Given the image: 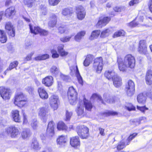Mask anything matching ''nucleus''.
<instances>
[{"label":"nucleus","mask_w":152,"mask_h":152,"mask_svg":"<svg viewBox=\"0 0 152 152\" xmlns=\"http://www.w3.org/2000/svg\"><path fill=\"white\" fill-rule=\"evenodd\" d=\"M117 61L119 70L122 72L125 71L127 68L133 69L135 66V58L134 56L130 54L127 55L124 57V60L121 56H118Z\"/></svg>","instance_id":"nucleus-1"},{"label":"nucleus","mask_w":152,"mask_h":152,"mask_svg":"<svg viewBox=\"0 0 152 152\" xmlns=\"http://www.w3.org/2000/svg\"><path fill=\"white\" fill-rule=\"evenodd\" d=\"M14 103L16 105L22 107L27 103V99L23 93H18L15 95Z\"/></svg>","instance_id":"nucleus-2"},{"label":"nucleus","mask_w":152,"mask_h":152,"mask_svg":"<svg viewBox=\"0 0 152 152\" xmlns=\"http://www.w3.org/2000/svg\"><path fill=\"white\" fill-rule=\"evenodd\" d=\"M137 133H134L128 137L122 136V140L118 142L117 148L118 150H120L123 149L137 135Z\"/></svg>","instance_id":"nucleus-3"},{"label":"nucleus","mask_w":152,"mask_h":152,"mask_svg":"<svg viewBox=\"0 0 152 152\" xmlns=\"http://www.w3.org/2000/svg\"><path fill=\"white\" fill-rule=\"evenodd\" d=\"M78 134L83 139H86L89 136L88 128L84 125L78 126L76 128Z\"/></svg>","instance_id":"nucleus-4"},{"label":"nucleus","mask_w":152,"mask_h":152,"mask_svg":"<svg viewBox=\"0 0 152 152\" xmlns=\"http://www.w3.org/2000/svg\"><path fill=\"white\" fill-rule=\"evenodd\" d=\"M5 132L12 138H16L20 134L18 128L14 125L10 126L5 129Z\"/></svg>","instance_id":"nucleus-5"},{"label":"nucleus","mask_w":152,"mask_h":152,"mask_svg":"<svg viewBox=\"0 0 152 152\" xmlns=\"http://www.w3.org/2000/svg\"><path fill=\"white\" fill-rule=\"evenodd\" d=\"M68 95L70 104L72 105L75 104L76 103L77 93L73 87L71 86L69 88Z\"/></svg>","instance_id":"nucleus-6"},{"label":"nucleus","mask_w":152,"mask_h":152,"mask_svg":"<svg viewBox=\"0 0 152 152\" xmlns=\"http://www.w3.org/2000/svg\"><path fill=\"white\" fill-rule=\"evenodd\" d=\"M49 110L47 108L41 107L39 108L38 115L41 120L44 122H46L48 119Z\"/></svg>","instance_id":"nucleus-7"},{"label":"nucleus","mask_w":152,"mask_h":152,"mask_svg":"<svg viewBox=\"0 0 152 152\" xmlns=\"http://www.w3.org/2000/svg\"><path fill=\"white\" fill-rule=\"evenodd\" d=\"M103 61L101 57L97 58L94 60L93 67L98 73L101 72L103 68Z\"/></svg>","instance_id":"nucleus-8"},{"label":"nucleus","mask_w":152,"mask_h":152,"mask_svg":"<svg viewBox=\"0 0 152 152\" xmlns=\"http://www.w3.org/2000/svg\"><path fill=\"white\" fill-rule=\"evenodd\" d=\"M134 87L133 82L131 80H129L125 87V91L128 96H131L134 94L135 91Z\"/></svg>","instance_id":"nucleus-9"},{"label":"nucleus","mask_w":152,"mask_h":152,"mask_svg":"<svg viewBox=\"0 0 152 152\" xmlns=\"http://www.w3.org/2000/svg\"><path fill=\"white\" fill-rule=\"evenodd\" d=\"M145 40H142L140 41L138 51L140 54L143 55L146 54L148 52Z\"/></svg>","instance_id":"nucleus-10"},{"label":"nucleus","mask_w":152,"mask_h":152,"mask_svg":"<svg viewBox=\"0 0 152 152\" xmlns=\"http://www.w3.org/2000/svg\"><path fill=\"white\" fill-rule=\"evenodd\" d=\"M11 91L9 88L3 87H0V94L1 96L5 100L10 99L11 95Z\"/></svg>","instance_id":"nucleus-11"},{"label":"nucleus","mask_w":152,"mask_h":152,"mask_svg":"<svg viewBox=\"0 0 152 152\" xmlns=\"http://www.w3.org/2000/svg\"><path fill=\"white\" fill-rule=\"evenodd\" d=\"M110 20V17H106L103 18L100 17L99 18L96 26L97 28H101L103 26H105Z\"/></svg>","instance_id":"nucleus-12"},{"label":"nucleus","mask_w":152,"mask_h":152,"mask_svg":"<svg viewBox=\"0 0 152 152\" xmlns=\"http://www.w3.org/2000/svg\"><path fill=\"white\" fill-rule=\"evenodd\" d=\"M5 28L10 37H13L15 36V29L11 22H8L6 23Z\"/></svg>","instance_id":"nucleus-13"},{"label":"nucleus","mask_w":152,"mask_h":152,"mask_svg":"<svg viewBox=\"0 0 152 152\" xmlns=\"http://www.w3.org/2000/svg\"><path fill=\"white\" fill-rule=\"evenodd\" d=\"M76 13L78 18L80 20L83 19L86 15V12L84 8L81 6H79L77 7Z\"/></svg>","instance_id":"nucleus-14"},{"label":"nucleus","mask_w":152,"mask_h":152,"mask_svg":"<svg viewBox=\"0 0 152 152\" xmlns=\"http://www.w3.org/2000/svg\"><path fill=\"white\" fill-rule=\"evenodd\" d=\"M70 143L71 145L75 148H78L80 146V141L78 136L71 137L70 139Z\"/></svg>","instance_id":"nucleus-15"},{"label":"nucleus","mask_w":152,"mask_h":152,"mask_svg":"<svg viewBox=\"0 0 152 152\" xmlns=\"http://www.w3.org/2000/svg\"><path fill=\"white\" fill-rule=\"evenodd\" d=\"M58 97L57 96L52 95L50 98V104L54 110H56L58 107Z\"/></svg>","instance_id":"nucleus-16"},{"label":"nucleus","mask_w":152,"mask_h":152,"mask_svg":"<svg viewBox=\"0 0 152 152\" xmlns=\"http://www.w3.org/2000/svg\"><path fill=\"white\" fill-rule=\"evenodd\" d=\"M54 123L53 121H50L48 123L47 130V135L52 137L54 134Z\"/></svg>","instance_id":"nucleus-17"},{"label":"nucleus","mask_w":152,"mask_h":152,"mask_svg":"<svg viewBox=\"0 0 152 152\" xmlns=\"http://www.w3.org/2000/svg\"><path fill=\"white\" fill-rule=\"evenodd\" d=\"M11 115L13 120L15 122H20L21 118L19 115V111L18 110H15L11 112Z\"/></svg>","instance_id":"nucleus-18"},{"label":"nucleus","mask_w":152,"mask_h":152,"mask_svg":"<svg viewBox=\"0 0 152 152\" xmlns=\"http://www.w3.org/2000/svg\"><path fill=\"white\" fill-rule=\"evenodd\" d=\"M53 78L51 76L46 77L42 80V83L46 86L50 87L53 83Z\"/></svg>","instance_id":"nucleus-19"},{"label":"nucleus","mask_w":152,"mask_h":152,"mask_svg":"<svg viewBox=\"0 0 152 152\" xmlns=\"http://www.w3.org/2000/svg\"><path fill=\"white\" fill-rule=\"evenodd\" d=\"M112 80L113 85L116 87H118L121 85V79L116 74L113 77Z\"/></svg>","instance_id":"nucleus-20"},{"label":"nucleus","mask_w":152,"mask_h":152,"mask_svg":"<svg viewBox=\"0 0 152 152\" xmlns=\"http://www.w3.org/2000/svg\"><path fill=\"white\" fill-rule=\"evenodd\" d=\"M67 141L66 136L63 135L59 136L56 140L57 144L61 146L64 145Z\"/></svg>","instance_id":"nucleus-21"},{"label":"nucleus","mask_w":152,"mask_h":152,"mask_svg":"<svg viewBox=\"0 0 152 152\" xmlns=\"http://www.w3.org/2000/svg\"><path fill=\"white\" fill-rule=\"evenodd\" d=\"M38 91L40 98L43 99H46L48 98V95L45 90L42 87H39Z\"/></svg>","instance_id":"nucleus-22"},{"label":"nucleus","mask_w":152,"mask_h":152,"mask_svg":"<svg viewBox=\"0 0 152 152\" xmlns=\"http://www.w3.org/2000/svg\"><path fill=\"white\" fill-rule=\"evenodd\" d=\"M146 83L148 85H151L152 84V71L149 70L146 73L145 77Z\"/></svg>","instance_id":"nucleus-23"},{"label":"nucleus","mask_w":152,"mask_h":152,"mask_svg":"<svg viewBox=\"0 0 152 152\" xmlns=\"http://www.w3.org/2000/svg\"><path fill=\"white\" fill-rule=\"evenodd\" d=\"M15 13V8L13 7H11L7 9L5 11V15L7 17H11Z\"/></svg>","instance_id":"nucleus-24"},{"label":"nucleus","mask_w":152,"mask_h":152,"mask_svg":"<svg viewBox=\"0 0 152 152\" xmlns=\"http://www.w3.org/2000/svg\"><path fill=\"white\" fill-rule=\"evenodd\" d=\"M31 146V148L34 150H39L41 148L38 141L35 139L32 140Z\"/></svg>","instance_id":"nucleus-25"},{"label":"nucleus","mask_w":152,"mask_h":152,"mask_svg":"<svg viewBox=\"0 0 152 152\" xmlns=\"http://www.w3.org/2000/svg\"><path fill=\"white\" fill-rule=\"evenodd\" d=\"M104 100L107 103H111L114 102V98L108 94H104L103 95Z\"/></svg>","instance_id":"nucleus-26"},{"label":"nucleus","mask_w":152,"mask_h":152,"mask_svg":"<svg viewBox=\"0 0 152 152\" xmlns=\"http://www.w3.org/2000/svg\"><path fill=\"white\" fill-rule=\"evenodd\" d=\"M29 27L31 32L34 34L39 33L41 31V29L38 26H34L33 27L31 24H29Z\"/></svg>","instance_id":"nucleus-27"},{"label":"nucleus","mask_w":152,"mask_h":152,"mask_svg":"<svg viewBox=\"0 0 152 152\" xmlns=\"http://www.w3.org/2000/svg\"><path fill=\"white\" fill-rule=\"evenodd\" d=\"M51 20L48 23L49 26L53 27L57 23V16L55 14H52L51 17Z\"/></svg>","instance_id":"nucleus-28"},{"label":"nucleus","mask_w":152,"mask_h":152,"mask_svg":"<svg viewBox=\"0 0 152 152\" xmlns=\"http://www.w3.org/2000/svg\"><path fill=\"white\" fill-rule=\"evenodd\" d=\"M72 13V10L68 8L63 9L61 11L62 15L67 17H70Z\"/></svg>","instance_id":"nucleus-29"},{"label":"nucleus","mask_w":152,"mask_h":152,"mask_svg":"<svg viewBox=\"0 0 152 152\" xmlns=\"http://www.w3.org/2000/svg\"><path fill=\"white\" fill-rule=\"evenodd\" d=\"M86 32L84 31H82L77 33L74 37L75 40L77 42H79L85 34Z\"/></svg>","instance_id":"nucleus-30"},{"label":"nucleus","mask_w":152,"mask_h":152,"mask_svg":"<svg viewBox=\"0 0 152 152\" xmlns=\"http://www.w3.org/2000/svg\"><path fill=\"white\" fill-rule=\"evenodd\" d=\"M83 102L86 109L88 111H91L93 106L91 102L86 99H84Z\"/></svg>","instance_id":"nucleus-31"},{"label":"nucleus","mask_w":152,"mask_h":152,"mask_svg":"<svg viewBox=\"0 0 152 152\" xmlns=\"http://www.w3.org/2000/svg\"><path fill=\"white\" fill-rule=\"evenodd\" d=\"M100 33L99 30H96L94 31L91 33L89 39L90 40H93L96 39L99 36Z\"/></svg>","instance_id":"nucleus-32"},{"label":"nucleus","mask_w":152,"mask_h":152,"mask_svg":"<svg viewBox=\"0 0 152 152\" xmlns=\"http://www.w3.org/2000/svg\"><path fill=\"white\" fill-rule=\"evenodd\" d=\"M137 99L138 103L144 104L145 102L146 98V96L142 94H140L138 95Z\"/></svg>","instance_id":"nucleus-33"},{"label":"nucleus","mask_w":152,"mask_h":152,"mask_svg":"<svg viewBox=\"0 0 152 152\" xmlns=\"http://www.w3.org/2000/svg\"><path fill=\"white\" fill-rule=\"evenodd\" d=\"M7 37L3 30H0V41L2 43L5 42L7 40Z\"/></svg>","instance_id":"nucleus-34"},{"label":"nucleus","mask_w":152,"mask_h":152,"mask_svg":"<svg viewBox=\"0 0 152 152\" xmlns=\"http://www.w3.org/2000/svg\"><path fill=\"white\" fill-rule=\"evenodd\" d=\"M18 64V62L17 61H15L11 63L9 66V67L4 72V74L6 75L7 72L9 70H11L15 67H16Z\"/></svg>","instance_id":"nucleus-35"},{"label":"nucleus","mask_w":152,"mask_h":152,"mask_svg":"<svg viewBox=\"0 0 152 152\" xmlns=\"http://www.w3.org/2000/svg\"><path fill=\"white\" fill-rule=\"evenodd\" d=\"M115 72L113 71H106L104 73L105 76L108 80H110L115 75Z\"/></svg>","instance_id":"nucleus-36"},{"label":"nucleus","mask_w":152,"mask_h":152,"mask_svg":"<svg viewBox=\"0 0 152 152\" xmlns=\"http://www.w3.org/2000/svg\"><path fill=\"white\" fill-rule=\"evenodd\" d=\"M31 135V132L29 129H24L22 132L21 135L23 139H26L29 137Z\"/></svg>","instance_id":"nucleus-37"},{"label":"nucleus","mask_w":152,"mask_h":152,"mask_svg":"<svg viewBox=\"0 0 152 152\" xmlns=\"http://www.w3.org/2000/svg\"><path fill=\"white\" fill-rule=\"evenodd\" d=\"M76 75L77 78L79 83L82 85H83V81L82 77L80 76L77 66H76Z\"/></svg>","instance_id":"nucleus-38"},{"label":"nucleus","mask_w":152,"mask_h":152,"mask_svg":"<svg viewBox=\"0 0 152 152\" xmlns=\"http://www.w3.org/2000/svg\"><path fill=\"white\" fill-rule=\"evenodd\" d=\"M93 58L90 55H88L84 61V65L85 66H88L91 62Z\"/></svg>","instance_id":"nucleus-39"},{"label":"nucleus","mask_w":152,"mask_h":152,"mask_svg":"<svg viewBox=\"0 0 152 152\" xmlns=\"http://www.w3.org/2000/svg\"><path fill=\"white\" fill-rule=\"evenodd\" d=\"M49 56L48 54H45L42 55H39L34 58V59L36 61H39L45 60L48 58Z\"/></svg>","instance_id":"nucleus-40"},{"label":"nucleus","mask_w":152,"mask_h":152,"mask_svg":"<svg viewBox=\"0 0 152 152\" xmlns=\"http://www.w3.org/2000/svg\"><path fill=\"white\" fill-rule=\"evenodd\" d=\"M57 128L58 130H67V127L63 122H59L57 124Z\"/></svg>","instance_id":"nucleus-41"},{"label":"nucleus","mask_w":152,"mask_h":152,"mask_svg":"<svg viewBox=\"0 0 152 152\" xmlns=\"http://www.w3.org/2000/svg\"><path fill=\"white\" fill-rule=\"evenodd\" d=\"M76 112L78 115H82L84 113V107L83 105L80 104L77 109Z\"/></svg>","instance_id":"nucleus-42"},{"label":"nucleus","mask_w":152,"mask_h":152,"mask_svg":"<svg viewBox=\"0 0 152 152\" xmlns=\"http://www.w3.org/2000/svg\"><path fill=\"white\" fill-rule=\"evenodd\" d=\"M35 0H23V2L28 7H31L34 4Z\"/></svg>","instance_id":"nucleus-43"},{"label":"nucleus","mask_w":152,"mask_h":152,"mask_svg":"<svg viewBox=\"0 0 152 152\" xmlns=\"http://www.w3.org/2000/svg\"><path fill=\"white\" fill-rule=\"evenodd\" d=\"M91 99L99 100L102 103L104 104L101 97L96 94H93L91 97Z\"/></svg>","instance_id":"nucleus-44"},{"label":"nucleus","mask_w":152,"mask_h":152,"mask_svg":"<svg viewBox=\"0 0 152 152\" xmlns=\"http://www.w3.org/2000/svg\"><path fill=\"white\" fill-rule=\"evenodd\" d=\"M50 72L54 75H57L59 72L58 69L56 66H53L50 69Z\"/></svg>","instance_id":"nucleus-45"},{"label":"nucleus","mask_w":152,"mask_h":152,"mask_svg":"<svg viewBox=\"0 0 152 152\" xmlns=\"http://www.w3.org/2000/svg\"><path fill=\"white\" fill-rule=\"evenodd\" d=\"M125 33V32L124 30H120L115 32L113 35V37L115 38L121 36H123L124 35Z\"/></svg>","instance_id":"nucleus-46"},{"label":"nucleus","mask_w":152,"mask_h":152,"mask_svg":"<svg viewBox=\"0 0 152 152\" xmlns=\"http://www.w3.org/2000/svg\"><path fill=\"white\" fill-rule=\"evenodd\" d=\"M72 115V111H69L68 110H66L65 114L66 118L65 120L66 121H69Z\"/></svg>","instance_id":"nucleus-47"},{"label":"nucleus","mask_w":152,"mask_h":152,"mask_svg":"<svg viewBox=\"0 0 152 152\" xmlns=\"http://www.w3.org/2000/svg\"><path fill=\"white\" fill-rule=\"evenodd\" d=\"M110 30L109 29L103 31L101 33L100 37H105L108 36Z\"/></svg>","instance_id":"nucleus-48"},{"label":"nucleus","mask_w":152,"mask_h":152,"mask_svg":"<svg viewBox=\"0 0 152 152\" xmlns=\"http://www.w3.org/2000/svg\"><path fill=\"white\" fill-rule=\"evenodd\" d=\"M58 32L61 34L66 33L68 30L67 28L65 26H60L58 29Z\"/></svg>","instance_id":"nucleus-49"},{"label":"nucleus","mask_w":152,"mask_h":152,"mask_svg":"<svg viewBox=\"0 0 152 152\" xmlns=\"http://www.w3.org/2000/svg\"><path fill=\"white\" fill-rule=\"evenodd\" d=\"M72 36H73V35L67 36L65 37L61 38L60 39V40L61 42H68L70 40V39L71 38Z\"/></svg>","instance_id":"nucleus-50"},{"label":"nucleus","mask_w":152,"mask_h":152,"mask_svg":"<svg viewBox=\"0 0 152 152\" xmlns=\"http://www.w3.org/2000/svg\"><path fill=\"white\" fill-rule=\"evenodd\" d=\"M61 0H48L49 3L51 5L55 6L57 5Z\"/></svg>","instance_id":"nucleus-51"},{"label":"nucleus","mask_w":152,"mask_h":152,"mask_svg":"<svg viewBox=\"0 0 152 152\" xmlns=\"http://www.w3.org/2000/svg\"><path fill=\"white\" fill-rule=\"evenodd\" d=\"M31 125L34 129L35 130L37 129V125L36 119H34L31 121Z\"/></svg>","instance_id":"nucleus-52"},{"label":"nucleus","mask_w":152,"mask_h":152,"mask_svg":"<svg viewBox=\"0 0 152 152\" xmlns=\"http://www.w3.org/2000/svg\"><path fill=\"white\" fill-rule=\"evenodd\" d=\"M61 77L63 80L66 81H69L70 80V79L68 76L61 74Z\"/></svg>","instance_id":"nucleus-53"},{"label":"nucleus","mask_w":152,"mask_h":152,"mask_svg":"<svg viewBox=\"0 0 152 152\" xmlns=\"http://www.w3.org/2000/svg\"><path fill=\"white\" fill-rule=\"evenodd\" d=\"M34 53V52H33L28 54L26 58H24V60L26 61H28L31 60V57Z\"/></svg>","instance_id":"nucleus-54"},{"label":"nucleus","mask_w":152,"mask_h":152,"mask_svg":"<svg viewBox=\"0 0 152 152\" xmlns=\"http://www.w3.org/2000/svg\"><path fill=\"white\" fill-rule=\"evenodd\" d=\"M26 89L30 94H33L34 90V88L31 86H28L26 88Z\"/></svg>","instance_id":"nucleus-55"},{"label":"nucleus","mask_w":152,"mask_h":152,"mask_svg":"<svg viewBox=\"0 0 152 152\" xmlns=\"http://www.w3.org/2000/svg\"><path fill=\"white\" fill-rule=\"evenodd\" d=\"M105 113L107 115H117L118 114V113L113 111H108L107 112H106Z\"/></svg>","instance_id":"nucleus-56"},{"label":"nucleus","mask_w":152,"mask_h":152,"mask_svg":"<svg viewBox=\"0 0 152 152\" xmlns=\"http://www.w3.org/2000/svg\"><path fill=\"white\" fill-rule=\"evenodd\" d=\"M139 3V0H132L129 3L130 6H133L138 4Z\"/></svg>","instance_id":"nucleus-57"},{"label":"nucleus","mask_w":152,"mask_h":152,"mask_svg":"<svg viewBox=\"0 0 152 152\" xmlns=\"http://www.w3.org/2000/svg\"><path fill=\"white\" fill-rule=\"evenodd\" d=\"M137 108L138 110H140L143 113H144L145 111V110H147L148 109V108L146 107L145 106L140 107L138 106H137Z\"/></svg>","instance_id":"nucleus-58"},{"label":"nucleus","mask_w":152,"mask_h":152,"mask_svg":"<svg viewBox=\"0 0 152 152\" xmlns=\"http://www.w3.org/2000/svg\"><path fill=\"white\" fill-rule=\"evenodd\" d=\"M40 34L42 35L43 36H45L47 35L48 34V31L42 29H41V31H40V32L39 33Z\"/></svg>","instance_id":"nucleus-59"},{"label":"nucleus","mask_w":152,"mask_h":152,"mask_svg":"<svg viewBox=\"0 0 152 152\" xmlns=\"http://www.w3.org/2000/svg\"><path fill=\"white\" fill-rule=\"evenodd\" d=\"M64 48V45H59L58 47V50L59 53L62 51V50H64L63 49Z\"/></svg>","instance_id":"nucleus-60"},{"label":"nucleus","mask_w":152,"mask_h":152,"mask_svg":"<svg viewBox=\"0 0 152 152\" xmlns=\"http://www.w3.org/2000/svg\"><path fill=\"white\" fill-rule=\"evenodd\" d=\"M59 53L61 56H65L68 54V53L63 50V51L62 50Z\"/></svg>","instance_id":"nucleus-61"},{"label":"nucleus","mask_w":152,"mask_h":152,"mask_svg":"<svg viewBox=\"0 0 152 152\" xmlns=\"http://www.w3.org/2000/svg\"><path fill=\"white\" fill-rule=\"evenodd\" d=\"M99 133L101 135L104 136L105 135V133H104V129L102 128L99 127Z\"/></svg>","instance_id":"nucleus-62"},{"label":"nucleus","mask_w":152,"mask_h":152,"mask_svg":"<svg viewBox=\"0 0 152 152\" xmlns=\"http://www.w3.org/2000/svg\"><path fill=\"white\" fill-rule=\"evenodd\" d=\"M138 25V24L135 23L134 21H133L130 22L129 24V25L130 27H133L137 26Z\"/></svg>","instance_id":"nucleus-63"},{"label":"nucleus","mask_w":152,"mask_h":152,"mask_svg":"<svg viewBox=\"0 0 152 152\" xmlns=\"http://www.w3.org/2000/svg\"><path fill=\"white\" fill-rule=\"evenodd\" d=\"M148 6L150 11L152 13V0H150Z\"/></svg>","instance_id":"nucleus-64"}]
</instances>
